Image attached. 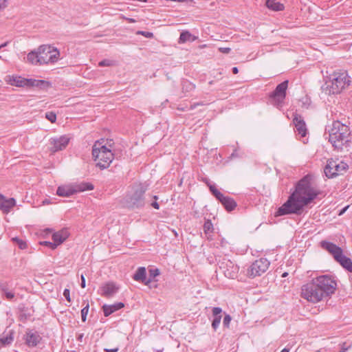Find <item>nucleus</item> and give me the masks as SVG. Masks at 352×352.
<instances>
[{
  "instance_id": "1",
  "label": "nucleus",
  "mask_w": 352,
  "mask_h": 352,
  "mask_svg": "<svg viewBox=\"0 0 352 352\" xmlns=\"http://www.w3.org/2000/svg\"><path fill=\"white\" fill-rule=\"evenodd\" d=\"M314 176L307 175L296 184L295 191L291 194L287 201L280 206L276 216L288 214H300L303 208L311 203L320 194L319 190L313 186Z\"/></svg>"
},
{
  "instance_id": "2",
  "label": "nucleus",
  "mask_w": 352,
  "mask_h": 352,
  "mask_svg": "<svg viewBox=\"0 0 352 352\" xmlns=\"http://www.w3.org/2000/svg\"><path fill=\"white\" fill-rule=\"evenodd\" d=\"M351 131L349 127L337 120L332 123L329 129V141L338 150L347 148L350 142Z\"/></svg>"
},
{
  "instance_id": "3",
  "label": "nucleus",
  "mask_w": 352,
  "mask_h": 352,
  "mask_svg": "<svg viewBox=\"0 0 352 352\" xmlns=\"http://www.w3.org/2000/svg\"><path fill=\"white\" fill-rule=\"evenodd\" d=\"M350 82L346 72H335L328 77L321 89L327 95L338 94L346 88Z\"/></svg>"
},
{
  "instance_id": "4",
  "label": "nucleus",
  "mask_w": 352,
  "mask_h": 352,
  "mask_svg": "<svg viewBox=\"0 0 352 352\" xmlns=\"http://www.w3.org/2000/svg\"><path fill=\"white\" fill-rule=\"evenodd\" d=\"M146 188L141 184L134 185L122 200L124 207L135 210L143 208L145 205L144 194Z\"/></svg>"
},
{
  "instance_id": "5",
  "label": "nucleus",
  "mask_w": 352,
  "mask_h": 352,
  "mask_svg": "<svg viewBox=\"0 0 352 352\" xmlns=\"http://www.w3.org/2000/svg\"><path fill=\"white\" fill-rule=\"evenodd\" d=\"M92 157L94 161L97 162L96 166L102 170L107 168L113 160L111 151L99 140L96 141L92 147Z\"/></svg>"
},
{
  "instance_id": "6",
  "label": "nucleus",
  "mask_w": 352,
  "mask_h": 352,
  "mask_svg": "<svg viewBox=\"0 0 352 352\" xmlns=\"http://www.w3.org/2000/svg\"><path fill=\"white\" fill-rule=\"evenodd\" d=\"M38 62L39 65L54 63L60 57V52L56 47L49 45H41L38 48Z\"/></svg>"
},
{
  "instance_id": "7",
  "label": "nucleus",
  "mask_w": 352,
  "mask_h": 352,
  "mask_svg": "<svg viewBox=\"0 0 352 352\" xmlns=\"http://www.w3.org/2000/svg\"><path fill=\"white\" fill-rule=\"evenodd\" d=\"M319 291L322 292V296L327 297L336 291L337 284L336 281L328 275L318 276L312 280Z\"/></svg>"
},
{
  "instance_id": "8",
  "label": "nucleus",
  "mask_w": 352,
  "mask_h": 352,
  "mask_svg": "<svg viewBox=\"0 0 352 352\" xmlns=\"http://www.w3.org/2000/svg\"><path fill=\"white\" fill-rule=\"evenodd\" d=\"M301 296L307 301L314 303L320 302L324 298L322 292L319 291L313 280L302 285L301 288Z\"/></svg>"
},
{
  "instance_id": "9",
  "label": "nucleus",
  "mask_w": 352,
  "mask_h": 352,
  "mask_svg": "<svg viewBox=\"0 0 352 352\" xmlns=\"http://www.w3.org/2000/svg\"><path fill=\"white\" fill-rule=\"evenodd\" d=\"M348 165L342 161L330 160L324 168L325 175L329 178H333L337 175H342L348 168Z\"/></svg>"
},
{
  "instance_id": "10",
  "label": "nucleus",
  "mask_w": 352,
  "mask_h": 352,
  "mask_svg": "<svg viewBox=\"0 0 352 352\" xmlns=\"http://www.w3.org/2000/svg\"><path fill=\"white\" fill-rule=\"evenodd\" d=\"M217 263L226 277L232 279L237 277L239 267L233 261L225 256L219 259Z\"/></svg>"
},
{
  "instance_id": "11",
  "label": "nucleus",
  "mask_w": 352,
  "mask_h": 352,
  "mask_svg": "<svg viewBox=\"0 0 352 352\" xmlns=\"http://www.w3.org/2000/svg\"><path fill=\"white\" fill-rule=\"evenodd\" d=\"M270 264V261L265 258L256 260L248 269V276L250 278L261 276L267 270Z\"/></svg>"
},
{
  "instance_id": "12",
  "label": "nucleus",
  "mask_w": 352,
  "mask_h": 352,
  "mask_svg": "<svg viewBox=\"0 0 352 352\" xmlns=\"http://www.w3.org/2000/svg\"><path fill=\"white\" fill-rule=\"evenodd\" d=\"M70 138L67 135L50 139V151L53 153L65 149L69 142Z\"/></svg>"
},
{
  "instance_id": "13",
  "label": "nucleus",
  "mask_w": 352,
  "mask_h": 352,
  "mask_svg": "<svg viewBox=\"0 0 352 352\" xmlns=\"http://www.w3.org/2000/svg\"><path fill=\"white\" fill-rule=\"evenodd\" d=\"M288 86V80H285L278 85L275 90L271 94L270 97L278 103L283 102L286 96V90Z\"/></svg>"
},
{
  "instance_id": "14",
  "label": "nucleus",
  "mask_w": 352,
  "mask_h": 352,
  "mask_svg": "<svg viewBox=\"0 0 352 352\" xmlns=\"http://www.w3.org/2000/svg\"><path fill=\"white\" fill-rule=\"evenodd\" d=\"M320 246L322 248L329 252L335 260L338 259L343 253L341 248L331 242L322 241L320 242Z\"/></svg>"
},
{
  "instance_id": "15",
  "label": "nucleus",
  "mask_w": 352,
  "mask_h": 352,
  "mask_svg": "<svg viewBox=\"0 0 352 352\" xmlns=\"http://www.w3.org/2000/svg\"><path fill=\"white\" fill-rule=\"evenodd\" d=\"M119 289V287L113 282H108L104 284L101 288L100 294L105 298H111L113 296Z\"/></svg>"
},
{
  "instance_id": "16",
  "label": "nucleus",
  "mask_w": 352,
  "mask_h": 352,
  "mask_svg": "<svg viewBox=\"0 0 352 352\" xmlns=\"http://www.w3.org/2000/svg\"><path fill=\"white\" fill-rule=\"evenodd\" d=\"M294 124L296 127V130L299 135L302 137H305L307 134L306 124L301 116L296 114L293 119Z\"/></svg>"
},
{
  "instance_id": "17",
  "label": "nucleus",
  "mask_w": 352,
  "mask_h": 352,
  "mask_svg": "<svg viewBox=\"0 0 352 352\" xmlns=\"http://www.w3.org/2000/svg\"><path fill=\"white\" fill-rule=\"evenodd\" d=\"M41 338L36 331L28 330L26 332L25 342L29 346H35L41 341Z\"/></svg>"
},
{
  "instance_id": "18",
  "label": "nucleus",
  "mask_w": 352,
  "mask_h": 352,
  "mask_svg": "<svg viewBox=\"0 0 352 352\" xmlns=\"http://www.w3.org/2000/svg\"><path fill=\"white\" fill-rule=\"evenodd\" d=\"M74 186L72 185H63L58 186L56 190V194L60 197H69L75 194Z\"/></svg>"
},
{
  "instance_id": "19",
  "label": "nucleus",
  "mask_w": 352,
  "mask_h": 352,
  "mask_svg": "<svg viewBox=\"0 0 352 352\" xmlns=\"http://www.w3.org/2000/svg\"><path fill=\"white\" fill-rule=\"evenodd\" d=\"M124 305L122 302H117L113 305H104L102 306V310L105 316H109L113 312L124 307Z\"/></svg>"
},
{
  "instance_id": "20",
  "label": "nucleus",
  "mask_w": 352,
  "mask_h": 352,
  "mask_svg": "<svg viewBox=\"0 0 352 352\" xmlns=\"http://www.w3.org/2000/svg\"><path fill=\"white\" fill-rule=\"evenodd\" d=\"M69 236V232L66 229L61 230L57 232H55L52 235V239L59 245L63 243Z\"/></svg>"
},
{
  "instance_id": "21",
  "label": "nucleus",
  "mask_w": 352,
  "mask_h": 352,
  "mask_svg": "<svg viewBox=\"0 0 352 352\" xmlns=\"http://www.w3.org/2000/svg\"><path fill=\"white\" fill-rule=\"evenodd\" d=\"M222 309L220 307H214L212 309V314L214 316V319L212 322V327L214 331L219 327L221 320V314Z\"/></svg>"
},
{
  "instance_id": "22",
  "label": "nucleus",
  "mask_w": 352,
  "mask_h": 352,
  "mask_svg": "<svg viewBox=\"0 0 352 352\" xmlns=\"http://www.w3.org/2000/svg\"><path fill=\"white\" fill-rule=\"evenodd\" d=\"M336 261L339 263L344 269L349 272H352V261L350 258L346 257L342 253L340 256Z\"/></svg>"
},
{
  "instance_id": "23",
  "label": "nucleus",
  "mask_w": 352,
  "mask_h": 352,
  "mask_svg": "<svg viewBox=\"0 0 352 352\" xmlns=\"http://www.w3.org/2000/svg\"><path fill=\"white\" fill-rule=\"evenodd\" d=\"M265 5L270 10L276 12L282 11L285 8L284 5L276 0H267Z\"/></svg>"
},
{
  "instance_id": "24",
  "label": "nucleus",
  "mask_w": 352,
  "mask_h": 352,
  "mask_svg": "<svg viewBox=\"0 0 352 352\" xmlns=\"http://www.w3.org/2000/svg\"><path fill=\"white\" fill-rule=\"evenodd\" d=\"M26 87H49L50 84L48 82L43 80H35V79H28L26 81Z\"/></svg>"
},
{
  "instance_id": "25",
  "label": "nucleus",
  "mask_w": 352,
  "mask_h": 352,
  "mask_svg": "<svg viewBox=\"0 0 352 352\" xmlns=\"http://www.w3.org/2000/svg\"><path fill=\"white\" fill-rule=\"evenodd\" d=\"M221 203L228 211L233 210L236 206L235 201L232 198L227 196L223 198Z\"/></svg>"
},
{
  "instance_id": "26",
  "label": "nucleus",
  "mask_w": 352,
  "mask_h": 352,
  "mask_svg": "<svg viewBox=\"0 0 352 352\" xmlns=\"http://www.w3.org/2000/svg\"><path fill=\"white\" fill-rule=\"evenodd\" d=\"M146 268L144 267H140L133 276V278L144 284V282H146Z\"/></svg>"
},
{
  "instance_id": "27",
  "label": "nucleus",
  "mask_w": 352,
  "mask_h": 352,
  "mask_svg": "<svg viewBox=\"0 0 352 352\" xmlns=\"http://www.w3.org/2000/svg\"><path fill=\"white\" fill-rule=\"evenodd\" d=\"M148 273V277H146V282H144V285L149 286L151 288L152 286L151 285V283L153 281H156L155 278L156 276L160 275V270L157 268L151 269L149 270Z\"/></svg>"
},
{
  "instance_id": "28",
  "label": "nucleus",
  "mask_w": 352,
  "mask_h": 352,
  "mask_svg": "<svg viewBox=\"0 0 352 352\" xmlns=\"http://www.w3.org/2000/svg\"><path fill=\"white\" fill-rule=\"evenodd\" d=\"M197 39V37L191 34L188 31H184L180 34L179 43H184L187 41L192 42Z\"/></svg>"
},
{
  "instance_id": "29",
  "label": "nucleus",
  "mask_w": 352,
  "mask_h": 352,
  "mask_svg": "<svg viewBox=\"0 0 352 352\" xmlns=\"http://www.w3.org/2000/svg\"><path fill=\"white\" fill-rule=\"evenodd\" d=\"M0 290L3 292L7 299L11 300L14 298V294L8 290V284L6 282L0 283Z\"/></svg>"
},
{
  "instance_id": "30",
  "label": "nucleus",
  "mask_w": 352,
  "mask_h": 352,
  "mask_svg": "<svg viewBox=\"0 0 352 352\" xmlns=\"http://www.w3.org/2000/svg\"><path fill=\"white\" fill-rule=\"evenodd\" d=\"M74 188H75V192L76 193V192H83V191H85V190H93L94 189V185L91 184V183L82 182V183H80V184H79L78 185L74 186Z\"/></svg>"
},
{
  "instance_id": "31",
  "label": "nucleus",
  "mask_w": 352,
  "mask_h": 352,
  "mask_svg": "<svg viewBox=\"0 0 352 352\" xmlns=\"http://www.w3.org/2000/svg\"><path fill=\"white\" fill-rule=\"evenodd\" d=\"M11 85L16 87H26L27 78H22L21 76L12 77L10 80Z\"/></svg>"
},
{
  "instance_id": "32",
  "label": "nucleus",
  "mask_w": 352,
  "mask_h": 352,
  "mask_svg": "<svg viewBox=\"0 0 352 352\" xmlns=\"http://www.w3.org/2000/svg\"><path fill=\"white\" fill-rule=\"evenodd\" d=\"M195 89V85L188 80H184L182 82V89L184 93L190 92Z\"/></svg>"
},
{
  "instance_id": "33",
  "label": "nucleus",
  "mask_w": 352,
  "mask_h": 352,
  "mask_svg": "<svg viewBox=\"0 0 352 352\" xmlns=\"http://www.w3.org/2000/svg\"><path fill=\"white\" fill-rule=\"evenodd\" d=\"M38 59V50L36 51H32L27 55V60L32 64H38L37 60Z\"/></svg>"
},
{
  "instance_id": "34",
  "label": "nucleus",
  "mask_w": 352,
  "mask_h": 352,
  "mask_svg": "<svg viewBox=\"0 0 352 352\" xmlns=\"http://www.w3.org/2000/svg\"><path fill=\"white\" fill-rule=\"evenodd\" d=\"M16 204L15 199L14 198H10L6 199L5 197L3 199V210L6 212H8L11 208L14 206Z\"/></svg>"
},
{
  "instance_id": "35",
  "label": "nucleus",
  "mask_w": 352,
  "mask_h": 352,
  "mask_svg": "<svg viewBox=\"0 0 352 352\" xmlns=\"http://www.w3.org/2000/svg\"><path fill=\"white\" fill-rule=\"evenodd\" d=\"M204 230L206 234H210L213 230V225L210 220H207L204 224Z\"/></svg>"
},
{
  "instance_id": "36",
  "label": "nucleus",
  "mask_w": 352,
  "mask_h": 352,
  "mask_svg": "<svg viewBox=\"0 0 352 352\" xmlns=\"http://www.w3.org/2000/svg\"><path fill=\"white\" fill-rule=\"evenodd\" d=\"M13 340V337L12 335L7 336L5 338L0 339V345L5 346L6 344H10Z\"/></svg>"
},
{
  "instance_id": "37",
  "label": "nucleus",
  "mask_w": 352,
  "mask_h": 352,
  "mask_svg": "<svg viewBox=\"0 0 352 352\" xmlns=\"http://www.w3.org/2000/svg\"><path fill=\"white\" fill-rule=\"evenodd\" d=\"M45 118L52 123H54L56 120V113L52 111L46 113Z\"/></svg>"
},
{
  "instance_id": "38",
  "label": "nucleus",
  "mask_w": 352,
  "mask_h": 352,
  "mask_svg": "<svg viewBox=\"0 0 352 352\" xmlns=\"http://www.w3.org/2000/svg\"><path fill=\"white\" fill-rule=\"evenodd\" d=\"M89 304H87V305L81 309V318L83 322L86 321L87 316L89 311Z\"/></svg>"
},
{
  "instance_id": "39",
  "label": "nucleus",
  "mask_w": 352,
  "mask_h": 352,
  "mask_svg": "<svg viewBox=\"0 0 352 352\" xmlns=\"http://www.w3.org/2000/svg\"><path fill=\"white\" fill-rule=\"evenodd\" d=\"M13 241H16L20 249L24 250L27 248V244L25 241L23 240L18 239V238H14Z\"/></svg>"
},
{
  "instance_id": "40",
  "label": "nucleus",
  "mask_w": 352,
  "mask_h": 352,
  "mask_svg": "<svg viewBox=\"0 0 352 352\" xmlns=\"http://www.w3.org/2000/svg\"><path fill=\"white\" fill-rule=\"evenodd\" d=\"M98 65L100 67H109V66L113 65V62L112 60H108V59H104V60H101L98 63Z\"/></svg>"
},
{
  "instance_id": "41",
  "label": "nucleus",
  "mask_w": 352,
  "mask_h": 352,
  "mask_svg": "<svg viewBox=\"0 0 352 352\" xmlns=\"http://www.w3.org/2000/svg\"><path fill=\"white\" fill-rule=\"evenodd\" d=\"M232 320L231 316L229 314H226L224 316L223 320V324L225 327L228 328L230 326V321Z\"/></svg>"
},
{
  "instance_id": "42",
  "label": "nucleus",
  "mask_w": 352,
  "mask_h": 352,
  "mask_svg": "<svg viewBox=\"0 0 352 352\" xmlns=\"http://www.w3.org/2000/svg\"><path fill=\"white\" fill-rule=\"evenodd\" d=\"M341 350L339 352H346L351 348V345L348 344L346 342L340 344Z\"/></svg>"
},
{
  "instance_id": "43",
  "label": "nucleus",
  "mask_w": 352,
  "mask_h": 352,
  "mask_svg": "<svg viewBox=\"0 0 352 352\" xmlns=\"http://www.w3.org/2000/svg\"><path fill=\"white\" fill-rule=\"evenodd\" d=\"M41 244H44L47 246H49L52 250L56 249L58 246L57 243H56L55 241H54L53 243L50 242V241H44V242L41 243Z\"/></svg>"
},
{
  "instance_id": "44",
  "label": "nucleus",
  "mask_w": 352,
  "mask_h": 352,
  "mask_svg": "<svg viewBox=\"0 0 352 352\" xmlns=\"http://www.w3.org/2000/svg\"><path fill=\"white\" fill-rule=\"evenodd\" d=\"M137 34L143 35L146 38H152L153 36V34L150 32L138 31Z\"/></svg>"
},
{
  "instance_id": "45",
  "label": "nucleus",
  "mask_w": 352,
  "mask_h": 352,
  "mask_svg": "<svg viewBox=\"0 0 352 352\" xmlns=\"http://www.w3.org/2000/svg\"><path fill=\"white\" fill-rule=\"evenodd\" d=\"M63 296L68 302H71L70 292L68 289H65L63 291Z\"/></svg>"
},
{
  "instance_id": "46",
  "label": "nucleus",
  "mask_w": 352,
  "mask_h": 352,
  "mask_svg": "<svg viewBox=\"0 0 352 352\" xmlns=\"http://www.w3.org/2000/svg\"><path fill=\"white\" fill-rule=\"evenodd\" d=\"M213 195L221 202L225 197L219 190H217Z\"/></svg>"
},
{
  "instance_id": "47",
  "label": "nucleus",
  "mask_w": 352,
  "mask_h": 352,
  "mask_svg": "<svg viewBox=\"0 0 352 352\" xmlns=\"http://www.w3.org/2000/svg\"><path fill=\"white\" fill-rule=\"evenodd\" d=\"M213 195L221 202L225 197L219 190H217Z\"/></svg>"
},
{
  "instance_id": "48",
  "label": "nucleus",
  "mask_w": 352,
  "mask_h": 352,
  "mask_svg": "<svg viewBox=\"0 0 352 352\" xmlns=\"http://www.w3.org/2000/svg\"><path fill=\"white\" fill-rule=\"evenodd\" d=\"M7 6V0H0V11L4 10Z\"/></svg>"
},
{
  "instance_id": "49",
  "label": "nucleus",
  "mask_w": 352,
  "mask_h": 352,
  "mask_svg": "<svg viewBox=\"0 0 352 352\" xmlns=\"http://www.w3.org/2000/svg\"><path fill=\"white\" fill-rule=\"evenodd\" d=\"M219 51L223 54H228L230 52L231 49L230 47H219Z\"/></svg>"
},
{
  "instance_id": "50",
  "label": "nucleus",
  "mask_w": 352,
  "mask_h": 352,
  "mask_svg": "<svg viewBox=\"0 0 352 352\" xmlns=\"http://www.w3.org/2000/svg\"><path fill=\"white\" fill-rule=\"evenodd\" d=\"M208 186L212 195L218 190L214 185L208 184Z\"/></svg>"
},
{
  "instance_id": "51",
  "label": "nucleus",
  "mask_w": 352,
  "mask_h": 352,
  "mask_svg": "<svg viewBox=\"0 0 352 352\" xmlns=\"http://www.w3.org/2000/svg\"><path fill=\"white\" fill-rule=\"evenodd\" d=\"M80 278H81L80 286H81V287L85 288V285H86V283H85V278L83 274H82L80 276Z\"/></svg>"
},
{
  "instance_id": "52",
  "label": "nucleus",
  "mask_w": 352,
  "mask_h": 352,
  "mask_svg": "<svg viewBox=\"0 0 352 352\" xmlns=\"http://www.w3.org/2000/svg\"><path fill=\"white\" fill-rule=\"evenodd\" d=\"M119 350L118 347H116L113 349H104L105 352H118Z\"/></svg>"
},
{
  "instance_id": "53",
  "label": "nucleus",
  "mask_w": 352,
  "mask_h": 352,
  "mask_svg": "<svg viewBox=\"0 0 352 352\" xmlns=\"http://www.w3.org/2000/svg\"><path fill=\"white\" fill-rule=\"evenodd\" d=\"M4 196L0 195V208L3 210Z\"/></svg>"
},
{
  "instance_id": "54",
  "label": "nucleus",
  "mask_w": 352,
  "mask_h": 352,
  "mask_svg": "<svg viewBox=\"0 0 352 352\" xmlns=\"http://www.w3.org/2000/svg\"><path fill=\"white\" fill-rule=\"evenodd\" d=\"M151 206L155 208V209H159L160 206H159V204L157 202V201H154L151 204Z\"/></svg>"
},
{
  "instance_id": "55",
  "label": "nucleus",
  "mask_w": 352,
  "mask_h": 352,
  "mask_svg": "<svg viewBox=\"0 0 352 352\" xmlns=\"http://www.w3.org/2000/svg\"><path fill=\"white\" fill-rule=\"evenodd\" d=\"M349 207V206H347L344 207L343 209H342V210H340V213H339V215H342V214H344V213L346 212V210H347V208H348Z\"/></svg>"
},
{
  "instance_id": "56",
  "label": "nucleus",
  "mask_w": 352,
  "mask_h": 352,
  "mask_svg": "<svg viewBox=\"0 0 352 352\" xmlns=\"http://www.w3.org/2000/svg\"><path fill=\"white\" fill-rule=\"evenodd\" d=\"M232 72H233V74H238V72H239V69H238V68H237L236 67H234L232 68Z\"/></svg>"
},
{
  "instance_id": "57",
  "label": "nucleus",
  "mask_w": 352,
  "mask_h": 352,
  "mask_svg": "<svg viewBox=\"0 0 352 352\" xmlns=\"http://www.w3.org/2000/svg\"><path fill=\"white\" fill-rule=\"evenodd\" d=\"M83 336H84V335H83V333L80 334V335L78 336L77 340H78L79 342H82V340Z\"/></svg>"
},
{
  "instance_id": "58",
  "label": "nucleus",
  "mask_w": 352,
  "mask_h": 352,
  "mask_svg": "<svg viewBox=\"0 0 352 352\" xmlns=\"http://www.w3.org/2000/svg\"><path fill=\"white\" fill-rule=\"evenodd\" d=\"M8 45V42H6L1 45H0V50L4 47H6Z\"/></svg>"
},
{
  "instance_id": "59",
  "label": "nucleus",
  "mask_w": 352,
  "mask_h": 352,
  "mask_svg": "<svg viewBox=\"0 0 352 352\" xmlns=\"http://www.w3.org/2000/svg\"><path fill=\"white\" fill-rule=\"evenodd\" d=\"M289 350L288 349L285 348L280 352H289Z\"/></svg>"
},
{
  "instance_id": "60",
  "label": "nucleus",
  "mask_w": 352,
  "mask_h": 352,
  "mask_svg": "<svg viewBox=\"0 0 352 352\" xmlns=\"http://www.w3.org/2000/svg\"><path fill=\"white\" fill-rule=\"evenodd\" d=\"M127 20L131 23H133L135 21L133 19H127Z\"/></svg>"
},
{
  "instance_id": "61",
  "label": "nucleus",
  "mask_w": 352,
  "mask_h": 352,
  "mask_svg": "<svg viewBox=\"0 0 352 352\" xmlns=\"http://www.w3.org/2000/svg\"><path fill=\"white\" fill-rule=\"evenodd\" d=\"M287 274H288L287 272H285V273L283 274L282 276L283 277H286L287 276Z\"/></svg>"
},
{
  "instance_id": "62",
  "label": "nucleus",
  "mask_w": 352,
  "mask_h": 352,
  "mask_svg": "<svg viewBox=\"0 0 352 352\" xmlns=\"http://www.w3.org/2000/svg\"><path fill=\"white\" fill-rule=\"evenodd\" d=\"M212 83H213V81H212V80H211V81H210V82H209V84H210V85H212Z\"/></svg>"
},
{
  "instance_id": "63",
  "label": "nucleus",
  "mask_w": 352,
  "mask_h": 352,
  "mask_svg": "<svg viewBox=\"0 0 352 352\" xmlns=\"http://www.w3.org/2000/svg\"><path fill=\"white\" fill-rule=\"evenodd\" d=\"M154 199H157V196H154Z\"/></svg>"
}]
</instances>
